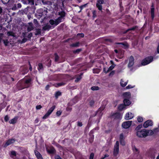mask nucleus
I'll use <instances>...</instances> for the list:
<instances>
[{
    "mask_svg": "<svg viewBox=\"0 0 159 159\" xmlns=\"http://www.w3.org/2000/svg\"><path fill=\"white\" fill-rule=\"evenodd\" d=\"M58 15L60 16L55 20L52 19L49 20V23L51 25L55 26L63 21L65 16V12L64 11H61L59 12Z\"/></svg>",
    "mask_w": 159,
    "mask_h": 159,
    "instance_id": "obj_1",
    "label": "nucleus"
},
{
    "mask_svg": "<svg viewBox=\"0 0 159 159\" xmlns=\"http://www.w3.org/2000/svg\"><path fill=\"white\" fill-rule=\"evenodd\" d=\"M153 134V132L151 130H147L144 129L140 131H138L136 134L139 137H145L147 136L152 135Z\"/></svg>",
    "mask_w": 159,
    "mask_h": 159,
    "instance_id": "obj_2",
    "label": "nucleus"
},
{
    "mask_svg": "<svg viewBox=\"0 0 159 159\" xmlns=\"http://www.w3.org/2000/svg\"><path fill=\"white\" fill-rule=\"evenodd\" d=\"M158 151L155 148H150L147 152V155L150 157L152 159H154L155 158V154L157 153Z\"/></svg>",
    "mask_w": 159,
    "mask_h": 159,
    "instance_id": "obj_3",
    "label": "nucleus"
},
{
    "mask_svg": "<svg viewBox=\"0 0 159 159\" xmlns=\"http://www.w3.org/2000/svg\"><path fill=\"white\" fill-rule=\"evenodd\" d=\"M153 59V58L152 57L150 56L147 57L143 60L141 63V64L143 66L147 65L152 62Z\"/></svg>",
    "mask_w": 159,
    "mask_h": 159,
    "instance_id": "obj_4",
    "label": "nucleus"
},
{
    "mask_svg": "<svg viewBox=\"0 0 159 159\" xmlns=\"http://www.w3.org/2000/svg\"><path fill=\"white\" fill-rule=\"evenodd\" d=\"M119 142L118 141H117L114 147L113 151L114 156H116L119 153Z\"/></svg>",
    "mask_w": 159,
    "mask_h": 159,
    "instance_id": "obj_5",
    "label": "nucleus"
},
{
    "mask_svg": "<svg viewBox=\"0 0 159 159\" xmlns=\"http://www.w3.org/2000/svg\"><path fill=\"white\" fill-rule=\"evenodd\" d=\"M55 106L54 105L52 106L48 110L47 112L45 115L43 116V119H46L48 116L51 114L52 112L53 111L54 109L55 108Z\"/></svg>",
    "mask_w": 159,
    "mask_h": 159,
    "instance_id": "obj_6",
    "label": "nucleus"
},
{
    "mask_svg": "<svg viewBox=\"0 0 159 159\" xmlns=\"http://www.w3.org/2000/svg\"><path fill=\"white\" fill-rule=\"evenodd\" d=\"M104 3V2L103 0H98L96 4V6L99 10H102V4Z\"/></svg>",
    "mask_w": 159,
    "mask_h": 159,
    "instance_id": "obj_7",
    "label": "nucleus"
},
{
    "mask_svg": "<svg viewBox=\"0 0 159 159\" xmlns=\"http://www.w3.org/2000/svg\"><path fill=\"white\" fill-rule=\"evenodd\" d=\"M132 121H128L123 123L122 124V127L125 129L129 128L131 125L132 123Z\"/></svg>",
    "mask_w": 159,
    "mask_h": 159,
    "instance_id": "obj_8",
    "label": "nucleus"
},
{
    "mask_svg": "<svg viewBox=\"0 0 159 159\" xmlns=\"http://www.w3.org/2000/svg\"><path fill=\"white\" fill-rule=\"evenodd\" d=\"M153 125V122L152 120H149L146 121L144 123L143 126L144 128H147L149 126Z\"/></svg>",
    "mask_w": 159,
    "mask_h": 159,
    "instance_id": "obj_9",
    "label": "nucleus"
},
{
    "mask_svg": "<svg viewBox=\"0 0 159 159\" xmlns=\"http://www.w3.org/2000/svg\"><path fill=\"white\" fill-rule=\"evenodd\" d=\"M31 80L30 79H28L26 80L25 83L24 87L22 88H18L19 90H21L25 88H27L29 87L30 85V82Z\"/></svg>",
    "mask_w": 159,
    "mask_h": 159,
    "instance_id": "obj_10",
    "label": "nucleus"
},
{
    "mask_svg": "<svg viewBox=\"0 0 159 159\" xmlns=\"http://www.w3.org/2000/svg\"><path fill=\"white\" fill-rule=\"evenodd\" d=\"M134 59L132 56L130 57L129 59V62L128 64V67H130L133 66L134 63Z\"/></svg>",
    "mask_w": 159,
    "mask_h": 159,
    "instance_id": "obj_11",
    "label": "nucleus"
},
{
    "mask_svg": "<svg viewBox=\"0 0 159 159\" xmlns=\"http://www.w3.org/2000/svg\"><path fill=\"white\" fill-rule=\"evenodd\" d=\"M134 116V114L130 112H128L126 114L125 119L127 120H130L133 118Z\"/></svg>",
    "mask_w": 159,
    "mask_h": 159,
    "instance_id": "obj_12",
    "label": "nucleus"
},
{
    "mask_svg": "<svg viewBox=\"0 0 159 159\" xmlns=\"http://www.w3.org/2000/svg\"><path fill=\"white\" fill-rule=\"evenodd\" d=\"M15 142V140L14 139H11L8 140L5 143L4 145V147H6L10 145V144L13 143Z\"/></svg>",
    "mask_w": 159,
    "mask_h": 159,
    "instance_id": "obj_13",
    "label": "nucleus"
},
{
    "mask_svg": "<svg viewBox=\"0 0 159 159\" xmlns=\"http://www.w3.org/2000/svg\"><path fill=\"white\" fill-rule=\"evenodd\" d=\"M28 24L29 25L27 27V31L30 32L34 29V27L32 22L29 23Z\"/></svg>",
    "mask_w": 159,
    "mask_h": 159,
    "instance_id": "obj_14",
    "label": "nucleus"
},
{
    "mask_svg": "<svg viewBox=\"0 0 159 159\" xmlns=\"http://www.w3.org/2000/svg\"><path fill=\"white\" fill-rule=\"evenodd\" d=\"M122 116L119 113H116L113 115V117L115 118L120 119L122 117Z\"/></svg>",
    "mask_w": 159,
    "mask_h": 159,
    "instance_id": "obj_15",
    "label": "nucleus"
},
{
    "mask_svg": "<svg viewBox=\"0 0 159 159\" xmlns=\"http://www.w3.org/2000/svg\"><path fill=\"white\" fill-rule=\"evenodd\" d=\"M152 8L151 9V17L152 18V19H153L154 17V6L153 4H152L151 6Z\"/></svg>",
    "mask_w": 159,
    "mask_h": 159,
    "instance_id": "obj_16",
    "label": "nucleus"
},
{
    "mask_svg": "<svg viewBox=\"0 0 159 159\" xmlns=\"http://www.w3.org/2000/svg\"><path fill=\"white\" fill-rule=\"evenodd\" d=\"M34 152L38 159H43L42 155L38 151H35Z\"/></svg>",
    "mask_w": 159,
    "mask_h": 159,
    "instance_id": "obj_17",
    "label": "nucleus"
},
{
    "mask_svg": "<svg viewBox=\"0 0 159 159\" xmlns=\"http://www.w3.org/2000/svg\"><path fill=\"white\" fill-rule=\"evenodd\" d=\"M51 26L48 24L46 25L45 26L43 27V30L45 31L46 30H49L51 28Z\"/></svg>",
    "mask_w": 159,
    "mask_h": 159,
    "instance_id": "obj_18",
    "label": "nucleus"
},
{
    "mask_svg": "<svg viewBox=\"0 0 159 159\" xmlns=\"http://www.w3.org/2000/svg\"><path fill=\"white\" fill-rule=\"evenodd\" d=\"M124 97L126 98H129L130 97V93L129 92H126L124 93L123 94Z\"/></svg>",
    "mask_w": 159,
    "mask_h": 159,
    "instance_id": "obj_19",
    "label": "nucleus"
},
{
    "mask_svg": "<svg viewBox=\"0 0 159 159\" xmlns=\"http://www.w3.org/2000/svg\"><path fill=\"white\" fill-rule=\"evenodd\" d=\"M17 118H18L17 117H14V118L12 119L11 120L9 121V123L10 124H14L16 123L17 121Z\"/></svg>",
    "mask_w": 159,
    "mask_h": 159,
    "instance_id": "obj_20",
    "label": "nucleus"
},
{
    "mask_svg": "<svg viewBox=\"0 0 159 159\" xmlns=\"http://www.w3.org/2000/svg\"><path fill=\"white\" fill-rule=\"evenodd\" d=\"M124 103L125 106H128L130 104L131 102L129 99L125 98L124 100Z\"/></svg>",
    "mask_w": 159,
    "mask_h": 159,
    "instance_id": "obj_21",
    "label": "nucleus"
},
{
    "mask_svg": "<svg viewBox=\"0 0 159 159\" xmlns=\"http://www.w3.org/2000/svg\"><path fill=\"white\" fill-rule=\"evenodd\" d=\"M128 81H127L126 82H124L123 80L121 79L120 82V84L121 86L122 87H125V86L127 84Z\"/></svg>",
    "mask_w": 159,
    "mask_h": 159,
    "instance_id": "obj_22",
    "label": "nucleus"
},
{
    "mask_svg": "<svg viewBox=\"0 0 159 159\" xmlns=\"http://www.w3.org/2000/svg\"><path fill=\"white\" fill-rule=\"evenodd\" d=\"M47 152L50 153H54L55 152V150L54 148H52L50 149H47Z\"/></svg>",
    "mask_w": 159,
    "mask_h": 159,
    "instance_id": "obj_23",
    "label": "nucleus"
},
{
    "mask_svg": "<svg viewBox=\"0 0 159 159\" xmlns=\"http://www.w3.org/2000/svg\"><path fill=\"white\" fill-rule=\"evenodd\" d=\"M16 153L15 151H11V153L10 154V156L11 157L14 158V156H16Z\"/></svg>",
    "mask_w": 159,
    "mask_h": 159,
    "instance_id": "obj_24",
    "label": "nucleus"
},
{
    "mask_svg": "<svg viewBox=\"0 0 159 159\" xmlns=\"http://www.w3.org/2000/svg\"><path fill=\"white\" fill-rule=\"evenodd\" d=\"M36 33L35 34L36 35H39L41 34V30L40 29H36Z\"/></svg>",
    "mask_w": 159,
    "mask_h": 159,
    "instance_id": "obj_25",
    "label": "nucleus"
},
{
    "mask_svg": "<svg viewBox=\"0 0 159 159\" xmlns=\"http://www.w3.org/2000/svg\"><path fill=\"white\" fill-rule=\"evenodd\" d=\"M61 95V93L60 91H58L56 92L55 93V97L57 98L58 96H60Z\"/></svg>",
    "mask_w": 159,
    "mask_h": 159,
    "instance_id": "obj_26",
    "label": "nucleus"
},
{
    "mask_svg": "<svg viewBox=\"0 0 159 159\" xmlns=\"http://www.w3.org/2000/svg\"><path fill=\"white\" fill-rule=\"evenodd\" d=\"M133 150L134 152L136 153H138L139 152V151L137 148L135 146H133L132 147Z\"/></svg>",
    "mask_w": 159,
    "mask_h": 159,
    "instance_id": "obj_27",
    "label": "nucleus"
},
{
    "mask_svg": "<svg viewBox=\"0 0 159 159\" xmlns=\"http://www.w3.org/2000/svg\"><path fill=\"white\" fill-rule=\"evenodd\" d=\"M124 108V105L122 104H120L118 107V108L119 110H122Z\"/></svg>",
    "mask_w": 159,
    "mask_h": 159,
    "instance_id": "obj_28",
    "label": "nucleus"
},
{
    "mask_svg": "<svg viewBox=\"0 0 159 159\" xmlns=\"http://www.w3.org/2000/svg\"><path fill=\"white\" fill-rule=\"evenodd\" d=\"M65 84V83H63V82L58 83L57 84V85L55 86V87H58L59 86L64 85Z\"/></svg>",
    "mask_w": 159,
    "mask_h": 159,
    "instance_id": "obj_29",
    "label": "nucleus"
},
{
    "mask_svg": "<svg viewBox=\"0 0 159 159\" xmlns=\"http://www.w3.org/2000/svg\"><path fill=\"white\" fill-rule=\"evenodd\" d=\"M4 44L6 46H7L8 45V43H9V41H8L7 39L6 40H2Z\"/></svg>",
    "mask_w": 159,
    "mask_h": 159,
    "instance_id": "obj_30",
    "label": "nucleus"
},
{
    "mask_svg": "<svg viewBox=\"0 0 159 159\" xmlns=\"http://www.w3.org/2000/svg\"><path fill=\"white\" fill-rule=\"evenodd\" d=\"M137 120L139 122H141L143 120V118L142 117L140 116L138 117Z\"/></svg>",
    "mask_w": 159,
    "mask_h": 159,
    "instance_id": "obj_31",
    "label": "nucleus"
},
{
    "mask_svg": "<svg viewBox=\"0 0 159 159\" xmlns=\"http://www.w3.org/2000/svg\"><path fill=\"white\" fill-rule=\"evenodd\" d=\"M38 69L39 70H42L43 69V66L41 63H39V67Z\"/></svg>",
    "mask_w": 159,
    "mask_h": 159,
    "instance_id": "obj_32",
    "label": "nucleus"
},
{
    "mask_svg": "<svg viewBox=\"0 0 159 159\" xmlns=\"http://www.w3.org/2000/svg\"><path fill=\"white\" fill-rule=\"evenodd\" d=\"M91 89L93 90H98L99 87L98 86H93L91 88Z\"/></svg>",
    "mask_w": 159,
    "mask_h": 159,
    "instance_id": "obj_33",
    "label": "nucleus"
},
{
    "mask_svg": "<svg viewBox=\"0 0 159 159\" xmlns=\"http://www.w3.org/2000/svg\"><path fill=\"white\" fill-rule=\"evenodd\" d=\"M81 79V75H79L78 76L75 80V82H78Z\"/></svg>",
    "mask_w": 159,
    "mask_h": 159,
    "instance_id": "obj_34",
    "label": "nucleus"
},
{
    "mask_svg": "<svg viewBox=\"0 0 159 159\" xmlns=\"http://www.w3.org/2000/svg\"><path fill=\"white\" fill-rule=\"evenodd\" d=\"M55 61H57L59 60V57L58 56V55H57V54L56 53H55Z\"/></svg>",
    "mask_w": 159,
    "mask_h": 159,
    "instance_id": "obj_35",
    "label": "nucleus"
},
{
    "mask_svg": "<svg viewBox=\"0 0 159 159\" xmlns=\"http://www.w3.org/2000/svg\"><path fill=\"white\" fill-rule=\"evenodd\" d=\"M80 43L79 42H77L74 43L72 45V46L74 47H78L79 46Z\"/></svg>",
    "mask_w": 159,
    "mask_h": 159,
    "instance_id": "obj_36",
    "label": "nucleus"
},
{
    "mask_svg": "<svg viewBox=\"0 0 159 159\" xmlns=\"http://www.w3.org/2000/svg\"><path fill=\"white\" fill-rule=\"evenodd\" d=\"M115 67V66L114 65H111V66L108 69V71L109 72L112 69H114Z\"/></svg>",
    "mask_w": 159,
    "mask_h": 159,
    "instance_id": "obj_37",
    "label": "nucleus"
},
{
    "mask_svg": "<svg viewBox=\"0 0 159 159\" xmlns=\"http://www.w3.org/2000/svg\"><path fill=\"white\" fill-rule=\"evenodd\" d=\"M81 51V49H78L75 50L73 51V52L74 53H79Z\"/></svg>",
    "mask_w": 159,
    "mask_h": 159,
    "instance_id": "obj_38",
    "label": "nucleus"
},
{
    "mask_svg": "<svg viewBox=\"0 0 159 159\" xmlns=\"http://www.w3.org/2000/svg\"><path fill=\"white\" fill-rule=\"evenodd\" d=\"M7 35L8 36H14V33L12 32H8L7 33Z\"/></svg>",
    "mask_w": 159,
    "mask_h": 159,
    "instance_id": "obj_39",
    "label": "nucleus"
},
{
    "mask_svg": "<svg viewBox=\"0 0 159 159\" xmlns=\"http://www.w3.org/2000/svg\"><path fill=\"white\" fill-rule=\"evenodd\" d=\"M28 2L31 5H33L34 4V0H28Z\"/></svg>",
    "mask_w": 159,
    "mask_h": 159,
    "instance_id": "obj_40",
    "label": "nucleus"
},
{
    "mask_svg": "<svg viewBox=\"0 0 159 159\" xmlns=\"http://www.w3.org/2000/svg\"><path fill=\"white\" fill-rule=\"evenodd\" d=\"M2 2L4 4H6L10 0H1Z\"/></svg>",
    "mask_w": 159,
    "mask_h": 159,
    "instance_id": "obj_41",
    "label": "nucleus"
},
{
    "mask_svg": "<svg viewBox=\"0 0 159 159\" xmlns=\"http://www.w3.org/2000/svg\"><path fill=\"white\" fill-rule=\"evenodd\" d=\"M9 120V117L8 115H6L4 117V120L6 122H7Z\"/></svg>",
    "mask_w": 159,
    "mask_h": 159,
    "instance_id": "obj_42",
    "label": "nucleus"
},
{
    "mask_svg": "<svg viewBox=\"0 0 159 159\" xmlns=\"http://www.w3.org/2000/svg\"><path fill=\"white\" fill-rule=\"evenodd\" d=\"M124 138L123 134H120V141L121 140H124Z\"/></svg>",
    "mask_w": 159,
    "mask_h": 159,
    "instance_id": "obj_43",
    "label": "nucleus"
},
{
    "mask_svg": "<svg viewBox=\"0 0 159 159\" xmlns=\"http://www.w3.org/2000/svg\"><path fill=\"white\" fill-rule=\"evenodd\" d=\"M134 87V86H132L131 85H129L128 86L126 87V89H129L133 88Z\"/></svg>",
    "mask_w": 159,
    "mask_h": 159,
    "instance_id": "obj_44",
    "label": "nucleus"
},
{
    "mask_svg": "<svg viewBox=\"0 0 159 159\" xmlns=\"http://www.w3.org/2000/svg\"><path fill=\"white\" fill-rule=\"evenodd\" d=\"M115 70H112L109 74V76H112L115 74Z\"/></svg>",
    "mask_w": 159,
    "mask_h": 159,
    "instance_id": "obj_45",
    "label": "nucleus"
},
{
    "mask_svg": "<svg viewBox=\"0 0 159 159\" xmlns=\"http://www.w3.org/2000/svg\"><path fill=\"white\" fill-rule=\"evenodd\" d=\"M94 155V153L93 152H92L90 154L89 159H93Z\"/></svg>",
    "mask_w": 159,
    "mask_h": 159,
    "instance_id": "obj_46",
    "label": "nucleus"
},
{
    "mask_svg": "<svg viewBox=\"0 0 159 159\" xmlns=\"http://www.w3.org/2000/svg\"><path fill=\"white\" fill-rule=\"evenodd\" d=\"M34 22L36 26H37L38 25V22L36 19H34Z\"/></svg>",
    "mask_w": 159,
    "mask_h": 159,
    "instance_id": "obj_47",
    "label": "nucleus"
},
{
    "mask_svg": "<svg viewBox=\"0 0 159 159\" xmlns=\"http://www.w3.org/2000/svg\"><path fill=\"white\" fill-rule=\"evenodd\" d=\"M94 102L93 100L89 102V104L91 106H92L94 105Z\"/></svg>",
    "mask_w": 159,
    "mask_h": 159,
    "instance_id": "obj_48",
    "label": "nucleus"
},
{
    "mask_svg": "<svg viewBox=\"0 0 159 159\" xmlns=\"http://www.w3.org/2000/svg\"><path fill=\"white\" fill-rule=\"evenodd\" d=\"M3 34L0 33V43H1L2 40L3 38Z\"/></svg>",
    "mask_w": 159,
    "mask_h": 159,
    "instance_id": "obj_49",
    "label": "nucleus"
},
{
    "mask_svg": "<svg viewBox=\"0 0 159 159\" xmlns=\"http://www.w3.org/2000/svg\"><path fill=\"white\" fill-rule=\"evenodd\" d=\"M42 106L41 105H37L36 106V109L37 110L40 109L42 108Z\"/></svg>",
    "mask_w": 159,
    "mask_h": 159,
    "instance_id": "obj_50",
    "label": "nucleus"
},
{
    "mask_svg": "<svg viewBox=\"0 0 159 159\" xmlns=\"http://www.w3.org/2000/svg\"><path fill=\"white\" fill-rule=\"evenodd\" d=\"M103 71L105 73H107L109 72V71H108V69L107 70L105 67L103 68Z\"/></svg>",
    "mask_w": 159,
    "mask_h": 159,
    "instance_id": "obj_51",
    "label": "nucleus"
},
{
    "mask_svg": "<svg viewBox=\"0 0 159 159\" xmlns=\"http://www.w3.org/2000/svg\"><path fill=\"white\" fill-rule=\"evenodd\" d=\"M61 112L60 111H58L57 112L56 114L58 116H60L61 114Z\"/></svg>",
    "mask_w": 159,
    "mask_h": 159,
    "instance_id": "obj_52",
    "label": "nucleus"
},
{
    "mask_svg": "<svg viewBox=\"0 0 159 159\" xmlns=\"http://www.w3.org/2000/svg\"><path fill=\"white\" fill-rule=\"evenodd\" d=\"M120 142L121 144L122 145H124L125 144V142L123 140H120Z\"/></svg>",
    "mask_w": 159,
    "mask_h": 159,
    "instance_id": "obj_53",
    "label": "nucleus"
},
{
    "mask_svg": "<svg viewBox=\"0 0 159 159\" xmlns=\"http://www.w3.org/2000/svg\"><path fill=\"white\" fill-rule=\"evenodd\" d=\"M93 16L94 17L96 16V11H93Z\"/></svg>",
    "mask_w": 159,
    "mask_h": 159,
    "instance_id": "obj_54",
    "label": "nucleus"
},
{
    "mask_svg": "<svg viewBox=\"0 0 159 159\" xmlns=\"http://www.w3.org/2000/svg\"><path fill=\"white\" fill-rule=\"evenodd\" d=\"M78 36H80L81 37H83L84 36V34L83 33L78 34L77 35Z\"/></svg>",
    "mask_w": 159,
    "mask_h": 159,
    "instance_id": "obj_55",
    "label": "nucleus"
},
{
    "mask_svg": "<svg viewBox=\"0 0 159 159\" xmlns=\"http://www.w3.org/2000/svg\"><path fill=\"white\" fill-rule=\"evenodd\" d=\"M77 125L79 126H81L82 125V122H78Z\"/></svg>",
    "mask_w": 159,
    "mask_h": 159,
    "instance_id": "obj_56",
    "label": "nucleus"
},
{
    "mask_svg": "<svg viewBox=\"0 0 159 159\" xmlns=\"http://www.w3.org/2000/svg\"><path fill=\"white\" fill-rule=\"evenodd\" d=\"M135 29V27H133L129 29H128L127 30V32H128V31L130 30H134Z\"/></svg>",
    "mask_w": 159,
    "mask_h": 159,
    "instance_id": "obj_57",
    "label": "nucleus"
},
{
    "mask_svg": "<svg viewBox=\"0 0 159 159\" xmlns=\"http://www.w3.org/2000/svg\"><path fill=\"white\" fill-rule=\"evenodd\" d=\"M55 159H61L60 157L58 156H56L55 157Z\"/></svg>",
    "mask_w": 159,
    "mask_h": 159,
    "instance_id": "obj_58",
    "label": "nucleus"
},
{
    "mask_svg": "<svg viewBox=\"0 0 159 159\" xmlns=\"http://www.w3.org/2000/svg\"><path fill=\"white\" fill-rule=\"evenodd\" d=\"M29 65H30L29 69L30 71H31L32 70V67H31V65L30 64H29Z\"/></svg>",
    "mask_w": 159,
    "mask_h": 159,
    "instance_id": "obj_59",
    "label": "nucleus"
},
{
    "mask_svg": "<svg viewBox=\"0 0 159 159\" xmlns=\"http://www.w3.org/2000/svg\"><path fill=\"white\" fill-rule=\"evenodd\" d=\"M17 6L19 7H21V4L20 3H18L17 4Z\"/></svg>",
    "mask_w": 159,
    "mask_h": 159,
    "instance_id": "obj_60",
    "label": "nucleus"
},
{
    "mask_svg": "<svg viewBox=\"0 0 159 159\" xmlns=\"http://www.w3.org/2000/svg\"><path fill=\"white\" fill-rule=\"evenodd\" d=\"M2 8L0 7V14H1L2 12Z\"/></svg>",
    "mask_w": 159,
    "mask_h": 159,
    "instance_id": "obj_61",
    "label": "nucleus"
},
{
    "mask_svg": "<svg viewBox=\"0 0 159 159\" xmlns=\"http://www.w3.org/2000/svg\"><path fill=\"white\" fill-rule=\"evenodd\" d=\"M108 155L107 154H106L104 156V158H106L108 157Z\"/></svg>",
    "mask_w": 159,
    "mask_h": 159,
    "instance_id": "obj_62",
    "label": "nucleus"
},
{
    "mask_svg": "<svg viewBox=\"0 0 159 159\" xmlns=\"http://www.w3.org/2000/svg\"><path fill=\"white\" fill-rule=\"evenodd\" d=\"M20 82H18V83L17 84V85L18 86H19L20 85Z\"/></svg>",
    "mask_w": 159,
    "mask_h": 159,
    "instance_id": "obj_63",
    "label": "nucleus"
},
{
    "mask_svg": "<svg viewBox=\"0 0 159 159\" xmlns=\"http://www.w3.org/2000/svg\"><path fill=\"white\" fill-rule=\"evenodd\" d=\"M156 159H159V153L157 157V158H156Z\"/></svg>",
    "mask_w": 159,
    "mask_h": 159,
    "instance_id": "obj_64",
    "label": "nucleus"
}]
</instances>
